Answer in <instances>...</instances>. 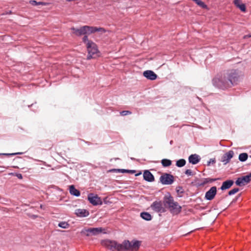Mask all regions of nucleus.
Segmentation results:
<instances>
[{
  "instance_id": "nucleus-35",
  "label": "nucleus",
  "mask_w": 251,
  "mask_h": 251,
  "mask_svg": "<svg viewBox=\"0 0 251 251\" xmlns=\"http://www.w3.org/2000/svg\"><path fill=\"white\" fill-rule=\"evenodd\" d=\"M185 174L188 176H192L193 175V174L192 173V172L191 170L190 169H187L185 171Z\"/></svg>"
},
{
  "instance_id": "nucleus-38",
  "label": "nucleus",
  "mask_w": 251,
  "mask_h": 251,
  "mask_svg": "<svg viewBox=\"0 0 251 251\" xmlns=\"http://www.w3.org/2000/svg\"><path fill=\"white\" fill-rule=\"evenodd\" d=\"M249 38V35H246L244 36V38Z\"/></svg>"
},
{
  "instance_id": "nucleus-14",
  "label": "nucleus",
  "mask_w": 251,
  "mask_h": 251,
  "mask_svg": "<svg viewBox=\"0 0 251 251\" xmlns=\"http://www.w3.org/2000/svg\"><path fill=\"white\" fill-rule=\"evenodd\" d=\"M143 177L145 180L149 182H152L154 180L153 175L148 170L144 172Z\"/></svg>"
},
{
  "instance_id": "nucleus-23",
  "label": "nucleus",
  "mask_w": 251,
  "mask_h": 251,
  "mask_svg": "<svg viewBox=\"0 0 251 251\" xmlns=\"http://www.w3.org/2000/svg\"><path fill=\"white\" fill-rule=\"evenodd\" d=\"M216 180V178H204L202 180V182L201 183L200 185L203 186L208 183H211Z\"/></svg>"
},
{
  "instance_id": "nucleus-39",
  "label": "nucleus",
  "mask_w": 251,
  "mask_h": 251,
  "mask_svg": "<svg viewBox=\"0 0 251 251\" xmlns=\"http://www.w3.org/2000/svg\"><path fill=\"white\" fill-rule=\"evenodd\" d=\"M249 37H251V34L249 35Z\"/></svg>"
},
{
  "instance_id": "nucleus-1",
  "label": "nucleus",
  "mask_w": 251,
  "mask_h": 251,
  "mask_svg": "<svg viewBox=\"0 0 251 251\" xmlns=\"http://www.w3.org/2000/svg\"><path fill=\"white\" fill-rule=\"evenodd\" d=\"M101 245L112 251H137L140 246L138 241L130 242L125 240L122 244H119L116 241L110 240H105L101 241Z\"/></svg>"
},
{
  "instance_id": "nucleus-26",
  "label": "nucleus",
  "mask_w": 251,
  "mask_h": 251,
  "mask_svg": "<svg viewBox=\"0 0 251 251\" xmlns=\"http://www.w3.org/2000/svg\"><path fill=\"white\" fill-rule=\"evenodd\" d=\"M186 164V161L184 159H180L177 160L176 162V166L178 167H182Z\"/></svg>"
},
{
  "instance_id": "nucleus-8",
  "label": "nucleus",
  "mask_w": 251,
  "mask_h": 251,
  "mask_svg": "<svg viewBox=\"0 0 251 251\" xmlns=\"http://www.w3.org/2000/svg\"><path fill=\"white\" fill-rule=\"evenodd\" d=\"M229 80H231L233 85L236 84L238 80L239 75L237 71L235 70H231L225 73Z\"/></svg>"
},
{
  "instance_id": "nucleus-31",
  "label": "nucleus",
  "mask_w": 251,
  "mask_h": 251,
  "mask_svg": "<svg viewBox=\"0 0 251 251\" xmlns=\"http://www.w3.org/2000/svg\"><path fill=\"white\" fill-rule=\"evenodd\" d=\"M239 191V189L238 188H234L228 192L229 195H233Z\"/></svg>"
},
{
  "instance_id": "nucleus-22",
  "label": "nucleus",
  "mask_w": 251,
  "mask_h": 251,
  "mask_svg": "<svg viewBox=\"0 0 251 251\" xmlns=\"http://www.w3.org/2000/svg\"><path fill=\"white\" fill-rule=\"evenodd\" d=\"M140 216L143 219L147 221H150L151 219V215L148 212H142L140 214Z\"/></svg>"
},
{
  "instance_id": "nucleus-25",
  "label": "nucleus",
  "mask_w": 251,
  "mask_h": 251,
  "mask_svg": "<svg viewBox=\"0 0 251 251\" xmlns=\"http://www.w3.org/2000/svg\"><path fill=\"white\" fill-rule=\"evenodd\" d=\"M248 157V155L247 153H242L239 155V159L241 161H245Z\"/></svg>"
},
{
  "instance_id": "nucleus-9",
  "label": "nucleus",
  "mask_w": 251,
  "mask_h": 251,
  "mask_svg": "<svg viewBox=\"0 0 251 251\" xmlns=\"http://www.w3.org/2000/svg\"><path fill=\"white\" fill-rule=\"evenodd\" d=\"M251 180V173H250L248 175L238 178L235 181V183L238 186H242L249 183Z\"/></svg>"
},
{
  "instance_id": "nucleus-3",
  "label": "nucleus",
  "mask_w": 251,
  "mask_h": 251,
  "mask_svg": "<svg viewBox=\"0 0 251 251\" xmlns=\"http://www.w3.org/2000/svg\"><path fill=\"white\" fill-rule=\"evenodd\" d=\"M165 202L168 205L171 213L178 214L181 211V207L177 202L174 201L173 198L170 195L165 197Z\"/></svg>"
},
{
  "instance_id": "nucleus-11",
  "label": "nucleus",
  "mask_w": 251,
  "mask_h": 251,
  "mask_svg": "<svg viewBox=\"0 0 251 251\" xmlns=\"http://www.w3.org/2000/svg\"><path fill=\"white\" fill-rule=\"evenodd\" d=\"M216 193V187L213 186L207 192H206L205 198L207 200H212L214 198Z\"/></svg>"
},
{
  "instance_id": "nucleus-33",
  "label": "nucleus",
  "mask_w": 251,
  "mask_h": 251,
  "mask_svg": "<svg viewBox=\"0 0 251 251\" xmlns=\"http://www.w3.org/2000/svg\"><path fill=\"white\" fill-rule=\"evenodd\" d=\"M83 41L86 44V46L88 45L89 42H93L92 41L88 40L87 36H84L82 39Z\"/></svg>"
},
{
  "instance_id": "nucleus-4",
  "label": "nucleus",
  "mask_w": 251,
  "mask_h": 251,
  "mask_svg": "<svg viewBox=\"0 0 251 251\" xmlns=\"http://www.w3.org/2000/svg\"><path fill=\"white\" fill-rule=\"evenodd\" d=\"M87 47L88 51L87 59L96 58L99 56V51L97 45L94 42H89Z\"/></svg>"
},
{
  "instance_id": "nucleus-21",
  "label": "nucleus",
  "mask_w": 251,
  "mask_h": 251,
  "mask_svg": "<svg viewBox=\"0 0 251 251\" xmlns=\"http://www.w3.org/2000/svg\"><path fill=\"white\" fill-rule=\"evenodd\" d=\"M69 191L72 195H74L76 197H78L80 195V193L79 190L75 189L74 185H71L69 187Z\"/></svg>"
},
{
  "instance_id": "nucleus-6",
  "label": "nucleus",
  "mask_w": 251,
  "mask_h": 251,
  "mask_svg": "<svg viewBox=\"0 0 251 251\" xmlns=\"http://www.w3.org/2000/svg\"><path fill=\"white\" fill-rule=\"evenodd\" d=\"M159 180L162 184L170 185L174 182V177L171 174L168 173H163L160 176Z\"/></svg>"
},
{
  "instance_id": "nucleus-28",
  "label": "nucleus",
  "mask_w": 251,
  "mask_h": 251,
  "mask_svg": "<svg viewBox=\"0 0 251 251\" xmlns=\"http://www.w3.org/2000/svg\"><path fill=\"white\" fill-rule=\"evenodd\" d=\"M194 1H195L198 5H199L202 8H205L207 7L206 5L203 2L200 0H195Z\"/></svg>"
},
{
  "instance_id": "nucleus-17",
  "label": "nucleus",
  "mask_w": 251,
  "mask_h": 251,
  "mask_svg": "<svg viewBox=\"0 0 251 251\" xmlns=\"http://www.w3.org/2000/svg\"><path fill=\"white\" fill-rule=\"evenodd\" d=\"M71 30L73 31V33L77 36H81L82 35H85V30L84 26L80 27L79 29H76L74 27L71 28Z\"/></svg>"
},
{
  "instance_id": "nucleus-29",
  "label": "nucleus",
  "mask_w": 251,
  "mask_h": 251,
  "mask_svg": "<svg viewBox=\"0 0 251 251\" xmlns=\"http://www.w3.org/2000/svg\"><path fill=\"white\" fill-rule=\"evenodd\" d=\"M118 172L124 173H128L130 174H133L135 173V171L134 170H126V169H118L117 170Z\"/></svg>"
},
{
  "instance_id": "nucleus-18",
  "label": "nucleus",
  "mask_w": 251,
  "mask_h": 251,
  "mask_svg": "<svg viewBox=\"0 0 251 251\" xmlns=\"http://www.w3.org/2000/svg\"><path fill=\"white\" fill-rule=\"evenodd\" d=\"M241 0H234L233 3L234 5L239 8L242 11L246 12V7L245 4L241 3Z\"/></svg>"
},
{
  "instance_id": "nucleus-5",
  "label": "nucleus",
  "mask_w": 251,
  "mask_h": 251,
  "mask_svg": "<svg viewBox=\"0 0 251 251\" xmlns=\"http://www.w3.org/2000/svg\"><path fill=\"white\" fill-rule=\"evenodd\" d=\"M86 236L97 235L101 233H105V229L102 227L89 228L82 231Z\"/></svg>"
},
{
  "instance_id": "nucleus-37",
  "label": "nucleus",
  "mask_w": 251,
  "mask_h": 251,
  "mask_svg": "<svg viewBox=\"0 0 251 251\" xmlns=\"http://www.w3.org/2000/svg\"><path fill=\"white\" fill-rule=\"evenodd\" d=\"M16 176L19 179H22L23 176L21 174H16Z\"/></svg>"
},
{
  "instance_id": "nucleus-19",
  "label": "nucleus",
  "mask_w": 251,
  "mask_h": 251,
  "mask_svg": "<svg viewBox=\"0 0 251 251\" xmlns=\"http://www.w3.org/2000/svg\"><path fill=\"white\" fill-rule=\"evenodd\" d=\"M233 183L234 182L232 180H228L224 181L222 184L221 189L222 190L229 189L232 186V185L233 184Z\"/></svg>"
},
{
  "instance_id": "nucleus-7",
  "label": "nucleus",
  "mask_w": 251,
  "mask_h": 251,
  "mask_svg": "<svg viewBox=\"0 0 251 251\" xmlns=\"http://www.w3.org/2000/svg\"><path fill=\"white\" fill-rule=\"evenodd\" d=\"M85 34H91L96 32H99L101 34L106 32V30L102 27H97L95 26H90L84 25Z\"/></svg>"
},
{
  "instance_id": "nucleus-12",
  "label": "nucleus",
  "mask_w": 251,
  "mask_h": 251,
  "mask_svg": "<svg viewBox=\"0 0 251 251\" xmlns=\"http://www.w3.org/2000/svg\"><path fill=\"white\" fill-rule=\"evenodd\" d=\"M143 75L147 79L153 80L156 79L157 75L152 71L147 70L143 73Z\"/></svg>"
},
{
  "instance_id": "nucleus-13",
  "label": "nucleus",
  "mask_w": 251,
  "mask_h": 251,
  "mask_svg": "<svg viewBox=\"0 0 251 251\" xmlns=\"http://www.w3.org/2000/svg\"><path fill=\"white\" fill-rule=\"evenodd\" d=\"M151 208L155 211L159 212L163 211L161 201H154L151 205Z\"/></svg>"
},
{
  "instance_id": "nucleus-2",
  "label": "nucleus",
  "mask_w": 251,
  "mask_h": 251,
  "mask_svg": "<svg viewBox=\"0 0 251 251\" xmlns=\"http://www.w3.org/2000/svg\"><path fill=\"white\" fill-rule=\"evenodd\" d=\"M226 76V73L221 75L217 76L213 79V83L217 87L222 89L231 87L233 86L232 82Z\"/></svg>"
},
{
  "instance_id": "nucleus-36",
  "label": "nucleus",
  "mask_w": 251,
  "mask_h": 251,
  "mask_svg": "<svg viewBox=\"0 0 251 251\" xmlns=\"http://www.w3.org/2000/svg\"><path fill=\"white\" fill-rule=\"evenodd\" d=\"M20 153H3V155H6V156H9V155H14L17 154H19Z\"/></svg>"
},
{
  "instance_id": "nucleus-34",
  "label": "nucleus",
  "mask_w": 251,
  "mask_h": 251,
  "mask_svg": "<svg viewBox=\"0 0 251 251\" xmlns=\"http://www.w3.org/2000/svg\"><path fill=\"white\" fill-rule=\"evenodd\" d=\"M176 191L178 193L183 194L184 193V191L183 190V188L181 186L176 187Z\"/></svg>"
},
{
  "instance_id": "nucleus-27",
  "label": "nucleus",
  "mask_w": 251,
  "mask_h": 251,
  "mask_svg": "<svg viewBox=\"0 0 251 251\" xmlns=\"http://www.w3.org/2000/svg\"><path fill=\"white\" fill-rule=\"evenodd\" d=\"M69 226V224L66 222H61L58 224V226L63 228H68Z\"/></svg>"
},
{
  "instance_id": "nucleus-30",
  "label": "nucleus",
  "mask_w": 251,
  "mask_h": 251,
  "mask_svg": "<svg viewBox=\"0 0 251 251\" xmlns=\"http://www.w3.org/2000/svg\"><path fill=\"white\" fill-rule=\"evenodd\" d=\"M30 3L32 5H45V3L43 2H37L35 0H30Z\"/></svg>"
},
{
  "instance_id": "nucleus-24",
  "label": "nucleus",
  "mask_w": 251,
  "mask_h": 251,
  "mask_svg": "<svg viewBox=\"0 0 251 251\" xmlns=\"http://www.w3.org/2000/svg\"><path fill=\"white\" fill-rule=\"evenodd\" d=\"M161 163L164 167H169L171 165L172 161L167 159H163L161 160Z\"/></svg>"
},
{
  "instance_id": "nucleus-15",
  "label": "nucleus",
  "mask_w": 251,
  "mask_h": 251,
  "mask_svg": "<svg viewBox=\"0 0 251 251\" xmlns=\"http://www.w3.org/2000/svg\"><path fill=\"white\" fill-rule=\"evenodd\" d=\"M233 151H231L225 153L223 156L222 160V162H225V164L228 163L230 159L233 157Z\"/></svg>"
},
{
  "instance_id": "nucleus-20",
  "label": "nucleus",
  "mask_w": 251,
  "mask_h": 251,
  "mask_svg": "<svg viewBox=\"0 0 251 251\" xmlns=\"http://www.w3.org/2000/svg\"><path fill=\"white\" fill-rule=\"evenodd\" d=\"M190 163L193 164H197L200 160L199 156L196 154L191 155L188 158Z\"/></svg>"
},
{
  "instance_id": "nucleus-10",
  "label": "nucleus",
  "mask_w": 251,
  "mask_h": 251,
  "mask_svg": "<svg viewBox=\"0 0 251 251\" xmlns=\"http://www.w3.org/2000/svg\"><path fill=\"white\" fill-rule=\"evenodd\" d=\"M88 200L89 202L94 205L101 204V201L100 197L97 195H94L92 193L89 194L88 196Z\"/></svg>"
},
{
  "instance_id": "nucleus-32",
  "label": "nucleus",
  "mask_w": 251,
  "mask_h": 251,
  "mask_svg": "<svg viewBox=\"0 0 251 251\" xmlns=\"http://www.w3.org/2000/svg\"><path fill=\"white\" fill-rule=\"evenodd\" d=\"M131 114V112L128 110H124L120 112V114L122 116H126Z\"/></svg>"
},
{
  "instance_id": "nucleus-16",
  "label": "nucleus",
  "mask_w": 251,
  "mask_h": 251,
  "mask_svg": "<svg viewBox=\"0 0 251 251\" xmlns=\"http://www.w3.org/2000/svg\"><path fill=\"white\" fill-rule=\"evenodd\" d=\"M75 214L78 217H85L88 216L89 213L85 209H77L75 211Z\"/></svg>"
}]
</instances>
